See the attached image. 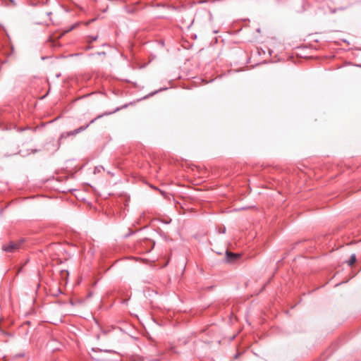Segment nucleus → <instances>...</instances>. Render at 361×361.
I'll list each match as a JSON object with an SVG mask.
<instances>
[{
    "instance_id": "obj_1",
    "label": "nucleus",
    "mask_w": 361,
    "mask_h": 361,
    "mask_svg": "<svg viewBox=\"0 0 361 361\" xmlns=\"http://www.w3.org/2000/svg\"><path fill=\"white\" fill-rule=\"evenodd\" d=\"M20 244V242H9L8 244L3 245L2 250L5 252H13L18 250Z\"/></svg>"
},
{
    "instance_id": "obj_2",
    "label": "nucleus",
    "mask_w": 361,
    "mask_h": 361,
    "mask_svg": "<svg viewBox=\"0 0 361 361\" xmlns=\"http://www.w3.org/2000/svg\"><path fill=\"white\" fill-rule=\"evenodd\" d=\"M226 256H227L228 261H229V262H233L240 257V255L238 254H233V253L228 252H226Z\"/></svg>"
},
{
    "instance_id": "obj_3",
    "label": "nucleus",
    "mask_w": 361,
    "mask_h": 361,
    "mask_svg": "<svg viewBox=\"0 0 361 361\" xmlns=\"http://www.w3.org/2000/svg\"><path fill=\"white\" fill-rule=\"evenodd\" d=\"M356 261V257L355 255H353L350 257V259L348 262L349 265H353Z\"/></svg>"
}]
</instances>
